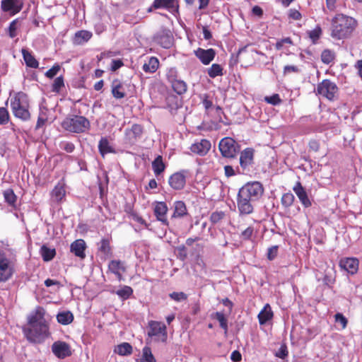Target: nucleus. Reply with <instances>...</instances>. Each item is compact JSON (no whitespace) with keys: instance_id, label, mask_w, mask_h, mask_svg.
I'll return each mask as SVG.
<instances>
[{"instance_id":"32","label":"nucleus","mask_w":362,"mask_h":362,"mask_svg":"<svg viewBox=\"0 0 362 362\" xmlns=\"http://www.w3.org/2000/svg\"><path fill=\"white\" fill-rule=\"evenodd\" d=\"M159 67V60L156 57H151L143 65V70L146 73H155Z\"/></svg>"},{"instance_id":"13","label":"nucleus","mask_w":362,"mask_h":362,"mask_svg":"<svg viewBox=\"0 0 362 362\" xmlns=\"http://www.w3.org/2000/svg\"><path fill=\"white\" fill-rule=\"evenodd\" d=\"M23 7V0H2L1 3V10L4 12H9L11 16L18 13Z\"/></svg>"},{"instance_id":"23","label":"nucleus","mask_w":362,"mask_h":362,"mask_svg":"<svg viewBox=\"0 0 362 362\" xmlns=\"http://www.w3.org/2000/svg\"><path fill=\"white\" fill-rule=\"evenodd\" d=\"M108 270L113 273L119 281L122 279V273L126 272L124 262L121 260H111L108 264Z\"/></svg>"},{"instance_id":"14","label":"nucleus","mask_w":362,"mask_h":362,"mask_svg":"<svg viewBox=\"0 0 362 362\" xmlns=\"http://www.w3.org/2000/svg\"><path fill=\"white\" fill-rule=\"evenodd\" d=\"M153 208V213L156 219L160 221L163 225L168 226L169 222L167 219V213L168 207L167 204L164 202H155Z\"/></svg>"},{"instance_id":"20","label":"nucleus","mask_w":362,"mask_h":362,"mask_svg":"<svg viewBox=\"0 0 362 362\" xmlns=\"http://www.w3.org/2000/svg\"><path fill=\"white\" fill-rule=\"evenodd\" d=\"M194 54L203 64L208 65L214 60L216 51L212 48L204 49L199 47L194 51Z\"/></svg>"},{"instance_id":"18","label":"nucleus","mask_w":362,"mask_h":362,"mask_svg":"<svg viewBox=\"0 0 362 362\" xmlns=\"http://www.w3.org/2000/svg\"><path fill=\"white\" fill-rule=\"evenodd\" d=\"M152 6L154 9L165 8L173 13H179L177 0H154Z\"/></svg>"},{"instance_id":"59","label":"nucleus","mask_w":362,"mask_h":362,"mask_svg":"<svg viewBox=\"0 0 362 362\" xmlns=\"http://www.w3.org/2000/svg\"><path fill=\"white\" fill-rule=\"evenodd\" d=\"M253 233H254V228L252 226H249L247 227L245 230H244L241 234H240V237L244 240H249L251 239L252 235H253Z\"/></svg>"},{"instance_id":"38","label":"nucleus","mask_w":362,"mask_h":362,"mask_svg":"<svg viewBox=\"0 0 362 362\" xmlns=\"http://www.w3.org/2000/svg\"><path fill=\"white\" fill-rule=\"evenodd\" d=\"M133 349L132 345L128 342H123L117 346L115 352L119 356H129L132 354Z\"/></svg>"},{"instance_id":"1","label":"nucleus","mask_w":362,"mask_h":362,"mask_svg":"<svg viewBox=\"0 0 362 362\" xmlns=\"http://www.w3.org/2000/svg\"><path fill=\"white\" fill-rule=\"evenodd\" d=\"M358 26L357 21L349 16L337 13L330 21V37L336 40L350 38Z\"/></svg>"},{"instance_id":"25","label":"nucleus","mask_w":362,"mask_h":362,"mask_svg":"<svg viewBox=\"0 0 362 362\" xmlns=\"http://www.w3.org/2000/svg\"><path fill=\"white\" fill-rule=\"evenodd\" d=\"M98 252L101 253V255H103V258L105 260L112 257V249L110 245V238H102L100 243H98Z\"/></svg>"},{"instance_id":"5","label":"nucleus","mask_w":362,"mask_h":362,"mask_svg":"<svg viewBox=\"0 0 362 362\" xmlns=\"http://www.w3.org/2000/svg\"><path fill=\"white\" fill-rule=\"evenodd\" d=\"M264 187L260 182H248L240 188L238 194L248 199L250 201L256 202L263 195Z\"/></svg>"},{"instance_id":"11","label":"nucleus","mask_w":362,"mask_h":362,"mask_svg":"<svg viewBox=\"0 0 362 362\" xmlns=\"http://www.w3.org/2000/svg\"><path fill=\"white\" fill-rule=\"evenodd\" d=\"M51 349L54 356L59 359H64L72 354L70 345L63 341H54L52 344Z\"/></svg>"},{"instance_id":"45","label":"nucleus","mask_w":362,"mask_h":362,"mask_svg":"<svg viewBox=\"0 0 362 362\" xmlns=\"http://www.w3.org/2000/svg\"><path fill=\"white\" fill-rule=\"evenodd\" d=\"M64 86V78L63 76H59L54 80L52 84V91L59 93Z\"/></svg>"},{"instance_id":"61","label":"nucleus","mask_w":362,"mask_h":362,"mask_svg":"<svg viewBox=\"0 0 362 362\" xmlns=\"http://www.w3.org/2000/svg\"><path fill=\"white\" fill-rule=\"evenodd\" d=\"M279 247L277 245L272 246L268 249L267 258L269 260L274 259L278 255Z\"/></svg>"},{"instance_id":"15","label":"nucleus","mask_w":362,"mask_h":362,"mask_svg":"<svg viewBox=\"0 0 362 362\" xmlns=\"http://www.w3.org/2000/svg\"><path fill=\"white\" fill-rule=\"evenodd\" d=\"M185 171L176 172L171 175L168 179L169 185L175 190L182 189L186 184Z\"/></svg>"},{"instance_id":"26","label":"nucleus","mask_w":362,"mask_h":362,"mask_svg":"<svg viewBox=\"0 0 362 362\" xmlns=\"http://www.w3.org/2000/svg\"><path fill=\"white\" fill-rule=\"evenodd\" d=\"M86 245L83 239L76 240L70 245V251L82 259L86 257Z\"/></svg>"},{"instance_id":"53","label":"nucleus","mask_w":362,"mask_h":362,"mask_svg":"<svg viewBox=\"0 0 362 362\" xmlns=\"http://www.w3.org/2000/svg\"><path fill=\"white\" fill-rule=\"evenodd\" d=\"M60 69L61 66L58 64H56L52 68L48 69L45 72V75L48 78H53L58 74Z\"/></svg>"},{"instance_id":"64","label":"nucleus","mask_w":362,"mask_h":362,"mask_svg":"<svg viewBox=\"0 0 362 362\" xmlns=\"http://www.w3.org/2000/svg\"><path fill=\"white\" fill-rule=\"evenodd\" d=\"M62 148L67 153H72L75 149V145L69 141L63 142Z\"/></svg>"},{"instance_id":"37","label":"nucleus","mask_w":362,"mask_h":362,"mask_svg":"<svg viewBox=\"0 0 362 362\" xmlns=\"http://www.w3.org/2000/svg\"><path fill=\"white\" fill-rule=\"evenodd\" d=\"M171 86L173 90L178 95H183L187 90V83L182 80H173L171 81Z\"/></svg>"},{"instance_id":"29","label":"nucleus","mask_w":362,"mask_h":362,"mask_svg":"<svg viewBox=\"0 0 362 362\" xmlns=\"http://www.w3.org/2000/svg\"><path fill=\"white\" fill-rule=\"evenodd\" d=\"M274 317V313L272 308L269 303H267L262 310L258 314V320L260 325L266 324L269 320H271Z\"/></svg>"},{"instance_id":"6","label":"nucleus","mask_w":362,"mask_h":362,"mask_svg":"<svg viewBox=\"0 0 362 362\" xmlns=\"http://www.w3.org/2000/svg\"><path fill=\"white\" fill-rule=\"evenodd\" d=\"M218 148L223 157L234 158L240 151V146L230 137L222 139L218 144Z\"/></svg>"},{"instance_id":"44","label":"nucleus","mask_w":362,"mask_h":362,"mask_svg":"<svg viewBox=\"0 0 362 362\" xmlns=\"http://www.w3.org/2000/svg\"><path fill=\"white\" fill-rule=\"evenodd\" d=\"M116 294L122 300H127L133 294V289L129 286H123L116 291Z\"/></svg>"},{"instance_id":"10","label":"nucleus","mask_w":362,"mask_h":362,"mask_svg":"<svg viewBox=\"0 0 362 362\" xmlns=\"http://www.w3.org/2000/svg\"><path fill=\"white\" fill-rule=\"evenodd\" d=\"M153 40L165 49H169L173 44V36L169 30L163 28L153 36Z\"/></svg>"},{"instance_id":"4","label":"nucleus","mask_w":362,"mask_h":362,"mask_svg":"<svg viewBox=\"0 0 362 362\" xmlns=\"http://www.w3.org/2000/svg\"><path fill=\"white\" fill-rule=\"evenodd\" d=\"M29 325L30 327L23 328V334L30 343L41 344L50 335L48 323Z\"/></svg>"},{"instance_id":"7","label":"nucleus","mask_w":362,"mask_h":362,"mask_svg":"<svg viewBox=\"0 0 362 362\" xmlns=\"http://www.w3.org/2000/svg\"><path fill=\"white\" fill-rule=\"evenodd\" d=\"M148 336L149 337H156V340L161 342H166L168 339V332L166 325L159 321L150 320L148 322Z\"/></svg>"},{"instance_id":"63","label":"nucleus","mask_w":362,"mask_h":362,"mask_svg":"<svg viewBox=\"0 0 362 362\" xmlns=\"http://www.w3.org/2000/svg\"><path fill=\"white\" fill-rule=\"evenodd\" d=\"M310 151L317 152L320 150V142L315 139H312L308 144Z\"/></svg>"},{"instance_id":"62","label":"nucleus","mask_w":362,"mask_h":362,"mask_svg":"<svg viewBox=\"0 0 362 362\" xmlns=\"http://www.w3.org/2000/svg\"><path fill=\"white\" fill-rule=\"evenodd\" d=\"M177 256L182 259L185 260L187 257V248L184 245H181L177 247Z\"/></svg>"},{"instance_id":"22","label":"nucleus","mask_w":362,"mask_h":362,"mask_svg":"<svg viewBox=\"0 0 362 362\" xmlns=\"http://www.w3.org/2000/svg\"><path fill=\"white\" fill-rule=\"evenodd\" d=\"M254 160V150L251 148L244 149L240 155V165L243 170H249Z\"/></svg>"},{"instance_id":"31","label":"nucleus","mask_w":362,"mask_h":362,"mask_svg":"<svg viewBox=\"0 0 362 362\" xmlns=\"http://www.w3.org/2000/svg\"><path fill=\"white\" fill-rule=\"evenodd\" d=\"M111 92L113 97L116 99H122L126 96L124 88L122 83L118 80L113 81Z\"/></svg>"},{"instance_id":"46","label":"nucleus","mask_w":362,"mask_h":362,"mask_svg":"<svg viewBox=\"0 0 362 362\" xmlns=\"http://www.w3.org/2000/svg\"><path fill=\"white\" fill-rule=\"evenodd\" d=\"M215 318L218 321L220 327L224 330L225 334L228 333V320L223 313L216 312L214 313Z\"/></svg>"},{"instance_id":"40","label":"nucleus","mask_w":362,"mask_h":362,"mask_svg":"<svg viewBox=\"0 0 362 362\" xmlns=\"http://www.w3.org/2000/svg\"><path fill=\"white\" fill-rule=\"evenodd\" d=\"M40 254L45 262H49L55 257L56 250L54 248L51 249L43 245L40 248Z\"/></svg>"},{"instance_id":"49","label":"nucleus","mask_w":362,"mask_h":362,"mask_svg":"<svg viewBox=\"0 0 362 362\" xmlns=\"http://www.w3.org/2000/svg\"><path fill=\"white\" fill-rule=\"evenodd\" d=\"M226 216L225 212L222 211H216L211 213L210 216V221L213 224H216L223 220Z\"/></svg>"},{"instance_id":"24","label":"nucleus","mask_w":362,"mask_h":362,"mask_svg":"<svg viewBox=\"0 0 362 362\" xmlns=\"http://www.w3.org/2000/svg\"><path fill=\"white\" fill-rule=\"evenodd\" d=\"M45 310L41 306L37 307L35 310L33 311V313L28 317V325L47 323L45 319Z\"/></svg>"},{"instance_id":"55","label":"nucleus","mask_w":362,"mask_h":362,"mask_svg":"<svg viewBox=\"0 0 362 362\" xmlns=\"http://www.w3.org/2000/svg\"><path fill=\"white\" fill-rule=\"evenodd\" d=\"M202 103L206 112L213 107V102L207 94H204L202 97Z\"/></svg>"},{"instance_id":"8","label":"nucleus","mask_w":362,"mask_h":362,"mask_svg":"<svg viewBox=\"0 0 362 362\" xmlns=\"http://www.w3.org/2000/svg\"><path fill=\"white\" fill-rule=\"evenodd\" d=\"M316 94L326 98L329 100H332L338 92V87L334 82L329 79H324L317 84Z\"/></svg>"},{"instance_id":"35","label":"nucleus","mask_w":362,"mask_h":362,"mask_svg":"<svg viewBox=\"0 0 362 362\" xmlns=\"http://www.w3.org/2000/svg\"><path fill=\"white\" fill-rule=\"evenodd\" d=\"M165 168V164L164 163L161 156H158L152 162V168L156 176H158L163 173Z\"/></svg>"},{"instance_id":"39","label":"nucleus","mask_w":362,"mask_h":362,"mask_svg":"<svg viewBox=\"0 0 362 362\" xmlns=\"http://www.w3.org/2000/svg\"><path fill=\"white\" fill-rule=\"evenodd\" d=\"M138 362H157L152 354L151 347L145 346L142 349V355Z\"/></svg>"},{"instance_id":"43","label":"nucleus","mask_w":362,"mask_h":362,"mask_svg":"<svg viewBox=\"0 0 362 362\" xmlns=\"http://www.w3.org/2000/svg\"><path fill=\"white\" fill-rule=\"evenodd\" d=\"M335 59V53L334 51L326 49L321 54V60L324 64H329Z\"/></svg>"},{"instance_id":"48","label":"nucleus","mask_w":362,"mask_h":362,"mask_svg":"<svg viewBox=\"0 0 362 362\" xmlns=\"http://www.w3.org/2000/svg\"><path fill=\"white\" fill-rule=\"evenodd\" d=\"M322 28L320 25H317L313 30L308 32V37L313 43H316L322 35Z\"/></svg>"},{"instance_id":"60","label":"nucleus","mask_w":362,"mask_h":362,"mask_svg":"<svg viewBox=\"0 0 362 362\" xmlns=\"http://www.w3.org/2000/svg\"><path fill=\"white\" fill-rule=\"evenodd\" d=\"M300 69L298 66L295 65H286L284 67L283 73L284 75L289 74L291 73H299Z\"/></svg>"},{"instance_id":"27","label":"nucleus","mask_w":362,"mask_h":362,"mask_svg":"<svg viewBox=\"0 0 362 362\" xmlns=\"http://www.w3.org/2000/svg\"><path fill=\"white\" fill-rule=\"evenodd\" d=\"M188 214L187 209L183 201H175L174 202V211L172 214V218H181Z\"/></svg>"},{"instance_id":"30","label":"nucleus","mask_w":362,"mask_h":362,"mask_svg":"<svg viewBox=\"0 0 362 362\" xmlns=\"http://www.w3.org/2000/svg\"><path fill=\"white\" fill-rule=\"evenodd\" d=\"M93 36L91 32L88 30H81L77 31L74 36L73 42L75 45H83L87 42Z\"/></svg>"},{"instance_id":"36","label":"nucleus","mask_w":362,"mask_h":362,"mask_svg":"<svg viewBox=\"0 0 362 362\" xmlns=\"http://www.w3.org/2000/svg\"><path fill=\"white\" fill-rule=\"evenodd\" d=\"M74 315L70 311H63L57 315V322L63 325L71 324L74 320Z\"/></svg>"},{"instance_id":"57","label":"nucleus","mask_w":362,"mask_h":362,"mask_svg":"<svg viewBox=\"0 0 362 362\" xmlns=\"http://www.w3.org/2000/svg\"><path fill=\"white\" fill-rule=\"evenodd\" d=\"M334 320L336 322H339L341 324L342 329L346 327L348 320L341 313H337V314H335Z\"/></svg>"},{"instance_id":"12","label":"nucleus","mask_w":362,"mask_h":362,"mask_svg":"<svg viewBox=\"0 0 362 362\" xmlns=\"http://www.w3.org/2000/svg\"><path fill=\"white\" fill-rule=\"evenodd\" d=\"M143 132L144 128L141 124H134L131 128L125 129V140L130 144H134L141 137Z\"/></svg>"},{"instance_id":"41","label":"nucleus","mask_w":362,"mask_h":362,"mask_svg":"<svg viewBox=\"0 0 362 362\" xmlns=\"http://www.w3.org/2000/svg\"><path fill=\"white\" fill-rule=\"evenodd\" d=\"M4 197L6 203L11 206H15L17 197L12 189H7L4 191Z\"/></svg>"},{"instance_id":"47","label":"nucleus","mask_w":362,"mask_h":362,"mask_svg":"<svg viewBox=\"0 0 362 362\" xmlns=\"http://www.w3.org/2000/svg\"><path fill=\"white\" fill-rule=\"evenodd\" d=\"M294 195L291 192L284 193L281 199V202L285 208L290 207L294 202Z\"/></svg>"},{"instance_id":"50","label":"nucleus","mask_w":362,"mask_h":362,"mask_svg":"<svg viewBox=\"0 0 362 362\" xmlns=\"http://www.w3.org/2000/svg\"><path fill=\"white\" fill-rule=\"evenodd\" d=\"M285 45H293V42L291 37H288L279 40L275 44V48L276 50H281Z\"/></svg>"},{"instance_id":"16","label":"nucleus","mask_w":362,"mask_h":362,"mask_svg":"<svg viewBox=\"0 0 362 362\" xmlns=\"http://www.w3.org/2000/svg\"><path fill=\"white\" fill-rule=\"evenodd\" d=\"M359 261L354 257H344L339 260V266L349 274L353 275L358 270Z\"/></svg>"},{"instance_id":"54","label":"nucleus","mask_w":362,"mask_h":362,"mask_svg":"<svg viewBox=\"0 0 362 362\" xmlns=\"http://www.w3.org/2000/svg\"><path fill=\"white\" fill-rule=\"evenodd\" d=\"M288 17L293 21H300L302 18V14L295 8H290L288 11Z\"/></svg>"},{"instance_id":"3","label":"nucleus","mask_w":362,"mask_h":362,"mask_svg":"<svg viewBox=\"0 0 362 362\" xmlns=\"http://www.w3.org/2000/svg\"><path fill=\"white\" fill-rule=\"evenodd\" d=\"M62 127L69 132L81 134L90 129V123L86 117L72 115L62 121Z\"/></svg>"},{"instance_id":"2","label":"nucleus","mask_w":362,"mask_h":362,"mask_svg":"<svg viewBox=\"0 0 362 362\" xmlns=\"http://www.w3.org/2000/svg\"><path fill=\"white\" fill-rule=\"evenodd\" d=\"M10 103L11 112L15 117L23 122L30 119V100L25 93L19 91L13 95L10 93Z\"/></svg>"},{"instance_id":"33","label":"nucleus","mask_w":362,"mask_h":362,"mask_svg":"<svg viewBox=\"0 0 362 362\" xmlns=\"http://www.w3.org/2000/svg\"><path fill=\"white\" fill-rule=\"evenodd\" d=\"M21 52L25 64L28 67L37 69L39 66V62L28 50L22 49Z\"/></svg>"},{"instance_id":"42","label":"nucleus","mask_w":362,"mask_h":362,"mask_svg":"<svg viewBox=\"0 0 362 362\" xmlns=\"http://www.w3.org/2000/svg\"><path fill=\"white\" fill-rule=\"evenodd\" d=\"M207 74L209 77L214 78L216 76H223V68L218 64H213L209 69H208Z\"/></svg>"},{"instance_id":"34","label":"nucleus","mask_w":362,"mask_h":362,"mask_svg":"<svg viewBox=\"0 0 362 362\" xmlns=\"http://www.w3.org/2000/svg\"><path fill=\"white\" fill-rule=\"evenodd\" d=\"M65 195V189L61 185H57L51 192L52 199L57 203H60Z\"/></svg>"},{"instance_id":"52","label":"nucleus","mask_w":362,"mask_h":362,"mask_svg":"<svg viewBox=\"0 0 362 362\" xmlns=\"http://www.w3.org/2000/svg\"><path fill=\"white\" fill-rule=\"evenodd\" d=\"M10 119L9 113L6 107H0V124H6Z\"/></svg>"},{"instance_id":"19","label":"nucleus","mask_w":362,"mask_h":362,"mask_svg":"<svg viewBox=\"0 0 362 362\" xmlns=\"http://www.w3.org/2000/svg\"><path fill=\"white\" fill-rule=\"evenodd\" d=\"M253 201H250L239 194L237 195V206L240 215H249L253 213Z\"/></svg>"},{"instance_id":"17","label":"nucleus","mask_w":362,"mask_h":362,"mask_svg":"<svg viewBox=\"0 0 362 362\" xmlns=\"http://www.w3.org/2000/svg\"><path fill=\"white\" fill-rule=\"evenodd\" d=\"M211 142L207 139H203L199 141L192 144L189 149L193 153L200 156H204L207 154L211 149Z\"/></svg>"},{"instance_id":"58","label":"nucleus","mask_w":362,"mask_h":362,"mask_svg":"<svg viewBox=\"0 0 362 362\" xmlns=\"http://www.w3.org/2000/svg\"><path fill=\"white\" fill-rule=\"evenodd\" d=\"M169 296L171 299L177 302L185 300L187 298V294L183 292H173Z\"/></svg>"},{"instance_id":"28","label":"nucleus","mask_w":362,"mask_h":362,"mask_svg":"<svg viewBox=\"0 0 362 362\" xmlns=\"http://www.w3.org/2000/svg\"><path fill=\"white\" fill-rule=\"evenodd\" d=\"M98 151L102 157L108 153H115L116 151L107 137H102L98 143Z\"/></svg>"},{"instance_id":"21","label":"nucleus","mask_w":362,"mask_h":362,"mask_svg":"<svg viewBox=\"0 0 362 362\" xmlns=\"http://www.w3.org/2000/svg\"><path fill=\"white\" fill-rule=\"evenodd\" d=\"M293 190L298 197L300 203L305 208H308L312 206V202L309 199L308 194L303 187L300 182H297L293 187Z\"/></svg>"},{"instance_id":"9","label":"nucleus","mask_w":362,"mask_h":362,"mask_svg":"<svg viewBox=\"0 0 362 362\" xmlns=\"http://www.w3.org/2000/svg\"><path fill=\"white\" fill-rule=\"evenodd\" d=\"M13 265L4 252L0 251V283L8 281L13 275Z\"/></svg>"},{"instance_id":"56","label":"nucleus","mask_w":362,"mask_h":362,"mask_svg":"<svg viewBox=\"0 0 362 362\" xmlns=\"http://www.w3.org/2000/svg\"><path fill=\"white\" fill-rule=\"evenodd\" d=\"M264 100L269 103L272 104L273 105H279L281 103V100L279 97V95L276 93L272 95V96H267L264 98Z\"/></svg>"},{"instance_id":"51","label":"nucleus","mask_w":362,"mask_h":362,"mask_svg":"<svg viewBox=\"0 0 362 362\" xmlns=\"http://www.w3.org/2000/svg\"><path fill=\"white\" fill-rule=\"evenodd\" d=\"M18 19L16 18V19L12 21L9 24V26L8 28V35L11 38H14L15 37L17 36L16 31L18 29Z\"/></svg>"}]
</instances>
